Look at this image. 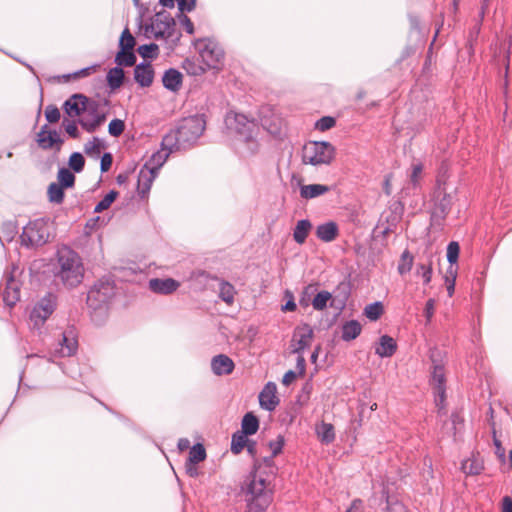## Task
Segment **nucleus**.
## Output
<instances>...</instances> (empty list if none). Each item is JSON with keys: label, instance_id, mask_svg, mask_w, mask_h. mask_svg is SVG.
Returning <instances> with one entry per match:
<instances>
[{"label": "nucleus", "instance_id": "f257e3e1", "mask_svg": "<svg viewBox=\"0 0 512 512\" xmlns=\"http://www.w3.org/2000/svg\"><path fill=\"white\" fill-rule=\"evenodd\" d=\"M63 127L96 128L101 126L107 117L109 108L107 101L89 98L84 94L76 93L71 95L62 106Z\"/></svg>", "mask_w": 512, "mask_h": 512}, {"label": "nucleus", "instance_id": "f03ea898", "mask_svg": "<svg viewBox=\"0 0 512 512\" xmlns=\"http://www.w3.org/2000/svg\"><path fill=\"white\" fill-rule=\"evenodd\" d=\"M274 467L272 461L267 459L258 466L250 481L245 484V512H265L273 500Z\"/></svg>", "mask_w": 512, "mask_h": 512}, {"label": "nucleus", "instance_id": "7ed1b4c3", "mask_svg": "<svg viewBox=\"0 0 512 512\" xmlns=\"http://www.w3.org/2000/svg\"><path fill=\"white\" fill-rule=\"evenodd\" d=\"M54 275L68 289L80 285L84 278V265L79 254L67 246L60 248Z\"/></svg>", "mask_w": 512, "mask_h": 512}, {"label": "nucleus", "instance_id": "20e7f679", "mask_svg": "<svg viewBox=\"0 0 512 512\" xmlns=\"http://www.w3.org/2000/svg\"><path fill=\"white\" fill-rule=\"evenodd\" d=\"M448 166L446 162H442L440 167V174L437 178V188L433 195V207L431 209V226L441 228L447 215L450 213L452 208V197L447 193L445 187V180L442 178L446 173Z\"/></svg>", "mask_w": 512, "mask_h": 512}, {"label": "nucleus", "instance_id": "39448f33", "mask_svg": "<svg viewBox=\"0 0 512 512\" xmlns=\"http://www.w3.org/2000/svg\"><path fill=\"white\" fill-rule=\"evenodd\" d=\"M203 131L204 130H169L162 139V149L172 151V153L191 149L197 144Z\"/></svg>", "mask_w": 512, "mask_h": 512}, {"label": "nucleus", "instance_id": "423d86ee", "mask_svg": "<svg viewBox=\"0 0 512 512\" xmlns=\"http://www.w3.org/2000/svg\"><path fill=\"white\" fill-rule=\"evenodd\" d=\"M49 227L43 219L30 221L20 235L21 244L27 248L39 247L48 242Z\"/></svg>", "mask_w": 512, "mask_h": 512}, {"label": "nucleus", "instance_id": "0eeeda50", "mask_svg": "<svg viewBox=\"0 0 512 512\" xmlns=\"http://www.w3.org/2000/svg\"><path fill=\"white\" fill-rule=\"evenodd\" d=\"M115 295V287L110 281L97 282L88 292L87 304L93 309H102Z\"/></svg>", "mask_w": 512, "mask_h": 512}, {"label": "nucleus", "instance_id": "6e6552de", "mask_svg": "<svg viewBox=\"0 0 512 512\" xmlns=\"http://www.w3.org/2000/svg\"><path fill=\"white\" fill-rule=\"evenodd\" d=\"M199 52L209 69L220 70L224 64L225 54L222 48L211 40L199 41Z\"/></svg>", "mask_w": 512, "mask_h": 512}, {"label": "nucleus", "instance_id": "1a4fd4ad", "mask_svg": "<svg viewBox=\"0 0 512 512\" xmlns=\"http://www.w3.org/2000/svg\"><path fill=\"white\" fill-rule=\"evenodd\" d=\"M254 130H226L230 145L236 150L254 152L258 144Z\"/></svg>", "mask_w": 512, "mask_h": 512}, {"label": "nucleus", "instance_id": "9d476101", "mask_svg": "<svg viewBox=\"0 0 512 512\" xmlns=\"http://www.w3.org/2000/svg\"><path fill=\"white\" fill-rule=\"evenodd\" d=\"M57 305V297L48 293L32 309L30 319L34 325H42L54 312Z\"/></svg>", "mask_w": 512, "mask_h": 512}, {"label": "nucleus", "instance_id": "9b49d317", "mask_svg": "<svg viewBox=\"0 0 512 512\" xmlns=\"http://www.w3.org/2000/svg\"><path fill=\"white\" fill-rule=\"evenodd\" d=\"M430 385L435 396V405L439 407L440 411L446 406V378L443 366H433Z\"/></svg>", "mask_w": 512, "mask_h": 512}, {"label": "nucleus", "instance_id": "f8f14e48", "mask_svg": "<svg viewBox=\"0 0 512 512\" xmlns=\"http://www.w3.org/2000/svg\"><path fill=\"white\" fill-rule=\"evenodd\" d=\"M346 301V296H333L327 291H322V313L326 312L328 308L333 309L332 318L329 319V317L326 316V321L329 322V325H331L333 321L341 314L346 305ZM323 317L324 314H322V318Z\"/></svg>", "mask_w": 512, "mask_h": 512}, {"label": "nucleus", "instance_id": "ddd939ff", "mask_svg": "<svg viewBox=\"0 0 512 512\" xmlns=\"http://www.w3.org/2000/svg\"><path fill=\"white\" fill-rule=\"evenodd\" d=\"M312 338L313 330L309 325L304 324L296 327L291 340L292 352L297 354L303 352L310 346Z\"/></svg>", "mask_w": 512, "mask_h": 512}, {"label": "nucleus", "instance_id": "4468645a", "mask_svg": "<svg viewBox=\"0 0 512 512\" xmlns=\"http://www.w3.org/2000/svg\"><path fill=\"white\" fill-rule=\"evenodd\" d=\"M78 348V341L73 328H69L62 332L55 353L60 357H70L74 355Z\"/></svg>", "mask_w": 512, "mask_h": 512}, {"label": "nucleus", "instance_id": "2eb2a0df", "mask_svg": "<svg viewBox=\"0 0 512 512\" xmlns=\"http://www.w3.org/2000/svg\"><path fill=\"white\" fill-rule=\"evenodd\" d=\"M259 404L267 411H274L279 404L277 386L274 382H268L259 393Z\"/></svg>", "mask_w": 512, "mask_h": 512}, {"label": "nucleus", "instance_id": "dca6fc26", "mask_svg": "<svg viewBox=\"0 0 512 512\" xmlns=\"http://www.w3.org/2000/svg\"><path fill=\"white\" fill-rule=\"evenodd\" d=\"M38 145L44 149H55L59 151L61 149V145L63 144V139L57 130H40L37 135Z\"/></svg>", "mask_w": 512, "mask_h": 512}, {"label": "nucleus", "instance_id": "f3484780", "mask_svg": "<svg viewBox=\"0 0 512 512\" xmlns=\"http://www.w3.org/2000/svg\"><path fill=\"white\" fill-rule=\"evenodd\" d=\"M234 368L233 360L225 354L216 355L211 360L212 372L217 376L229 375Z\"/></svg>", "mask_w": 512, "mask_h": 512}, {"label": "nucleus", "instance_id": "a211bd4d", "mask_svg": "<svg viewBox=\"0 0 512 512\" xmlns=\"http://www.w3.org/2000/svg\"><path fill=\"white\" fill-rule=\"evenodd\" d=\"M284 444H285V439H284V436H282V435H278L275 440H272L269 442V448L271 449L272 455L270 457H265L262 461H256L254 463L253 470L247 477L246 484L250 481L252 475L256 472L257 467L263 465L264 461L267 459H270L272 461V465L275 469L273 476L274 477L276 476L277 467L274 464L273 458L282 452Z\"/></svg>", "mask_w": 512, "mask_h": 512}, {"label": "nucleus", "instance_id": "6ab92c4d", "mask_svg": "<svg viewBox=\"0 0 512 512\" xmlns=\"http://www.w3.org/2000/svg\"><path fill=\"white\" fill-rule=\"evenodd\" d=\"M180 286L179 282L172 278L159 279L154 278L149 281V288L152 292L168 295L177 290Z\"/></svg>", "mask_w": 512, "mask_h": 512}, {"label": "nucleus", "instance_id": "aec40b11", "mask_svg": "<svg viewBox=\"0 0 512 512\" xmlns=\"http://www.w3.org/2000/svg\"><path fill=\"white\" fill-rule=\"evenodd\" d=\"M299 303L303 307L312 304L315 310H320V289L318 283L305 287Z\"/></svg>", "mask_w": 512, "mask_h": 512}, {"label": "nucleus", "instance_id": "412c9836", "mask_svg": "<svg viewBox=\"0 0 512 512\" xmlns=\"http://www.w3.org/2000/svg\"><path fill=\"white\" fill-rule=\"evenodd\" d=\"M156 177L157 174L154 172L143 168L140 169L137 181V192L141 199L147 197Z\"/></svg>", "mask_w": 512, "mask_h": 512}, {"label": "nucleus", "instance_id": "4be33fe9", "mask_svg": "<svg viewBox=\"0 0 512 512\" xmlns=\"http://www.w3.org/2000/svg\"><path fill=\"white\" fill-rule=\"evenodd\" d=\"M135 81L142 87H149L154 79V70L151 64H139L134 69Z\"/></svg>", "mask_w": 512, "mask_h": 512}, {"label": "nucleus", "instance_id": "5701e85b", "mask_svg": "<svg viewBox=\"0 0 512 512\" xmlns=\"http://www.w3.org/2000/svg\"><path fill=\"white\" fill-rule=\"evenodd\" d=\"M171 153L172 151L163 150L161 148V150L154 152L150 156V158L145 162L142 168L152 171L158 175L159 169L164 165V163L167 161Z\"/></svg>", "mask_w": 512, "mask_h": 512}, {"label": "nucleus", "instance_id": "b1692460", "mask_svg": "<svg viewBox=\"0 0 512 512\" xmlns=\"http://www.w3.org/2000/svg\"><path fill=\"white\" fill-rule=\"evenodd\" d=\"M302 159L304 163L320 164V142L310 141L303 146Z\"/></svg>", "mask_w": 512, "mask_h": 512}, {"label": "nucleus", "instance_id": "393cba45", "mask_svg": "<svg viewBox=\"0 0 512 512\" xmlns=\"http://www.w3.org/2000/svg\"><path fill=\"white\" fill-rule=\"evenodd\" d=\"M396 350V341L388 335H383L380 337L379 345L376 347L375 353L380 357H391Z\"/></svg>", "mask_w": 512, "mask_h": 512}, {"label": "nucleus", "instance_id": "a878e982", "mask_svg": "<svg viewBox=\"0 0 512 512\" xmlns=\"http://www.w3.org/2000/svg\"><path fill=\"white\" fill-rule=\"evenodd\" d=\"M461 469L467 475H479L484 469V464L479 455H472L462 462Z\"/></svg>", "mask_w": 512, "mask_h": 512}, {"label": "nucleus", "instance_id": "bb28decb", "mask_svg": "<svg viewBox=\"0 0 512 512\" xmlns=\"http://www.w3.org/2000/svg\"><path fill=\"white\" fill-rule=\"evenodd\" d=\"M341 330H342L341 338L344 341L348 342V341L356 339L360 335V333L362 331V326L358 321L350 320V321H346L342 325Z\"/></svg>", "mask_w": 512, "mask_h": 512}, {"label": "nucleus", "instance_id": "cd10ccee", "mask_svg": "<svg viewBox=\"0 0 512 512\" xmlns=\"http://www.w3.org/2000/svg\"><path fill=\"white\" fill-rule=\"evenodd\" d=\"M162 82L165 88L177 91L182 84V74L176 69H169L165 72Z\"/></svg>", "mask_w": 512, "mask_h": 512}, {"label": "nucleus", "instance_id": "c85d7f7f", "mask_svg": "<svg viewBox=\"0 0 512 512\" xmlns=\"http://www.w3.org/2000/svg\"><path fill=\"white\" fill-rule=\"evenodd\" d=\"M106 148V142L98 137H93L84 145V152L94 158H98L101 151Z\"/></svg>", "mask_w": 512, "mask_h": 512}, {"label": "nucleus", "instance_id": "c756f323", "mask_svg": "<svg viewBox=\"0 0 512 512\" xmlns=\"http://www.w3.org/2000/svg\"><path fill=\"white\" fill-rule=\"evenodd\" d=\"M241 428V432L248 436L255 434L259 429L258 418L252 412L246 413L242 419Z\"/></svg>", "mask_w": 512, "mask_h": 512}, {"label": "nucleus", "instance_id": "7c9ffc66", "mask_svg": "<svg viewBox=\"0 0 512 512\" xmlns=\"http://www.w3.org/2000/svg\"><path fill=\"white\" fill-rule=\"evenodd\" d=\"M312 225L309 220L303 219L297 222L293 232V238L298 244H303L311 230Z\"/></svg>", "mask_w": 512, "mask_h": 512}, {"label": "nucleus", "instance_id": "2f4dec72", "mask_svg": "<svg viewBox=\"0 0 512 512\" xmlns=\"http://www.w3.org/2000/svg\"><path fill=\"white\" fill-rule=\"evenodd\" d=\"M249 123L246 115L236 112H229L225 117L226 128H241Z\"/></svg>", "mask_w": 512, "mask_h": 512}, {"label": "nucleus", "instance_id": "473e14b6", "mask_svg": "<svg viewBox=\"0 0 512 512\" xmlns=\"http://www.w3.org/2000/svg\"><path fill=\"white\" fill-rule=\"evenodd\" d=\"M236 294V290L234 286L224 280H221L219 283V298L224 301L226 304L231 305L234 302V296Z\"/></svg>", "mask_w": 512, "mask_h": 512}, {"label": "nucleus", "instance_id": "72a5a7b5", "mask_svg": "<svg viewBox=\"0 0 512 512\" xmlns=\"http://www.w3.org/2000/svg\"><path fill=\"white\" fill-rule=\"evenodd\" d=\"M48 199L51 203L61 204L64 201V187L52 182L47 190Z\"/></svg>", "mask_w": 512, "mask_h": 512}, {"label": "nucleus", "instance_id": "f704fd0d", "mask_svg": "<svg viewBox=\"0 0 512 512\" xmlns=\"http://www.w3.org/2000/svg\"><path fill=\"white\" fill-rule=\"evenodd\" d=\"M339 236L337 223L329 221L322 224V241L331 242Z\"/></svg>", "mask_w": 512, "mask_h": 512}, {"label": "nucleus", "instance_id": "c9c22d12", "mask_svg": "<svg viewBox=\"0 0 512 512\" xmlns=\"http://www.w3.org/2000/svg\"><path fill=\"white\" fill-rule=\"evenodd\" d=\"M123 79H124V71L122 68H119V67L110 69V71L107 74L108 85L112 89L119 88L123 83Z\"/></svg>", "mask_w": 512, "mask_h": 512}, {"label": "nucleus", "instance_id": "e433bc0d", "mask_svg": "<svg viewBox=\"0 0 512 512\" xmlns=\"http://www.w3.org/2000/svg\"><path fill=\"white\" fill-rule=\"evenodd\" d=\"M423 169V163L420 161H416L411 164L409 182L413 188H417L420 185Z\"/></svg>", "mask_w": 512, "mask_h": 512}, {"label": "nucleus", "instance_id": "4c0bfd02", "mask_svg": "<svg viewBox=\"0 0 512 512\" xmlns=\"http://www.w3.org/2000/svg\"><path fill=\"white\" fill-rule=\"evenodd\" d=\"M247 436L248 435L244 434L241 431H237L232 435V440H231L232 453L239 454L242 452V450L244 449V447L246 446L247 441H248Z\"/></svg>", "mask_w": 512, "mask_h": 512}, {"label": "nucleus", "instance_id": "58836bf2", "mask_svg": "<svg viewBox=\"0 0 512 512\" xmlns=\"http://www.w3.org/2000/svg\"><path fill=\"white\" fill-rule=\"evenodd\" d=\"M58 184L64 188H71L75 183V175L67 168H60L57 174Z\"/></svg>", "mask_w": 512, "mask_h": 512}, {"label": "nucleus", "instance_id": "ea45409f", "mask_svg": "<svg viewBox=\"0 0 512 512\" xmlns=\"http://www.w3.org/2000/svg\"><path fill=\"white\" fill-rule=\"evenodd\" d=\"M115 62L119 66L130 67L136 62V56L133 51L120 50L115 57Z\"/></svg>", "mask_w": 512, "mask_h": 512}, {"label": "nucleus", "instance_id": "a19ab883", "mask_svg": "<svg viewBox=\"0 0 512 512\" xmlns=\"http://www.w3.org/2000/svg\"><path fill=\"white\" fill-rule=\"evenodd\" d=\"M384 312V307L381 302H374L369 304L364 309V315L371 321L378 320Z\"/></svg>", "mask_w": 512, "mask_h": 512}, {"label": "nucleus", "instance_id": "79ce46f5", "mask_svg": "<svg viewBox=\"0 0 512 512\" xmlns=\"http://www.w3.org/2000/svg\"><path fill=\"white\" fill-rule=\"evenodd\" d=\"M206 458V450L202 444H195L189 451L188 460L192 464L204 461Z\"/></svg>", "mask_w": 512, "mask_h": 512}, {"label": "nucleus", "instance_id": "37998d69", "mask_svg": "<svg viewBox=\"0 0 512 512\" xmlns=\"http://www.w3.org/2000/svg\"><path fill=\"white\" fill-rule=\"evenodd\" d=\"M136 41L128 28H125L120 36V50L133 51Z\"/></svg>", "mask_w": 512, "mask_h": 512}, {"label": "nucleus", "instance_id": "c03bdc74", "mask_svg": "<svg viewBox=\"0 0 512 512\" xmlns=\"http://www.w3.org/2000/svg\"><path fill=\"white\" fill-rule=\"evenodd\" d=\"M417 275L423 278L424 284H428L432 278V260L429 258L426 262L419 263L416 269Z\"/></svg>", "mask_w": 512, "mask_h": 512}, {"label": "nucleus", "instance_id": "a18cd8bd", "mask_svg": "<svg viewBox=\"0 0 512 512\" xmlns=\"http://www.w3.org/2000/svg\"><path fill=\"white\" fill-rule=\"evenodd\" d=\"M118 196V192L115 190H111L107 193L102 200H100L94 208L95 213H101L104 210L108 209L111 204L115 201Z\"/></svg>", "mask_w": 512, "mask_h": 512}, {"label": "nucleus", "instance_id": "49530a36", "mask_svg": "<svg viewBox=\"0 0 512 512\" xmlns=\"http://www.w3.org/2000/svg\"><path fill=\"white\" fill-rule=\"evenodd\" d=\"M413 256L408 250H405L401 255V261L398 265V272L401 275L408 273L412 269Z\"/></svg>", "mask_w": 512, "mask_h": 512}, {"label": "nucleus", "instance_id": "de8ad7c7", "mask_svg": "<svg viewBox=\"0 0 512 512\" xmlns=\"http://www.w3.org/2000/svg\"><path fill=\"white\" fill-rule=\"evenodd\" d=\"M206 124L204 115L196 114L184 119L183 128H205Z\"/></svg>", "mask_w": 512, "mask_h": 512}, {"label": "nucleus", "instance_id": "09e8293b", "mask_svg": "<svg viewBox=\"0 0 512 512\" xmlns=\"http://www.w3.org/2000/svg\"><path fill=\"white\" fill-rule=\"evenodd\" d=\"M335 156V147L329 142L322 141V164H331Z\"/></svg>", "mask_w": 512, "mask_h": 512}, {"label": "nucleus", "instance_id": "8fccbe9b", "mask_svg": "<svg viewBox=\"0 0 512 512\" xmlns=\"http://www.w3.org/2000/svg\"><path fill=\"white\" fill-rule=\"evenodd\" d=\"M386 512H407L405 505L394 496H386Z\"/></svg>", "mask_w": 512, "mask_h": 512}, {"label": "nucleus", "instance_id": "3c124183", "mask_svg": "<svg viewBox=\"0 0 512 512\" xmlns=\"http://www.w3.org/2000/svg\"><path fill=\"white\" fill-rule=\"evenodd\" d=\"M68 163L72 170H74L76 173H79L84 168L85 159L81 153L74 152L70 155Z\"/></svg>", "mask_w": 512, "mask_h": 512}, {"label": "nucleus", "instance_id": "603ef678", "mask_svg": "<svg viewBox=\"0 0 512 512\" xmlns=\"http://www.w3.org/2000/svg\"><path fill=\"white\" fill-rule=\"evenodd\" d=\"M457 276V270L450 266L445 276V284L448 292V296L452 297L455 291V281Z\"/></svg>", "mask_w": 512, "mask_h": 512}, {"label": "nucleus", "instance_id": "864d4df0", "mask_svg": "<svg viewBox=\"0 0 512 512\" xmlns=\"http://www.w3.org/2000/svg\"><path fill=\"white\" fill-rule=\"evenodd\" d=\"M300 195L305 199L318 197L320 195V184L302 185Z\"/></svg>", "mask_w": 512, "mask_h": 512}, {"label": "nucleus", "instance_id": "5fc2aeb1", "mask_svg": "<svg viewBox=\"0 0 512 512\" xmlns=\"http://www.w3.org/2000/svg\"><path fill=\"white\" fill-rule=\"evenodd\" d=\"M459 252H460V246H459L458 242L452 241L448 244L447 260L450 263V266L453 267V264H455L458 261Z\"/></svg>", "mask_w": 512, "mask_h": 512}, {"label": "nucleus", "instance_id": "6e6d98bb", "mask_svg": "<svg viewBox=\"0 0 512 512\" xmlns=\"http://www.w3.org/2000/svg\"><path fill=\"white\" fill-rule=\"evenodd\" d=\"M138 53L143 58H156L158 56V45L154 43L141 45L138 48Z\"/></svg>", "mask_w": 512, "mask_h": 512}, {"label": "nucleus", "instance_id": "4d7b16f0", "mask_svg": "<svg viewBox=\"0 0 512 512\" xmlns=\"http://www.w3.org/2000/svg\"><path fill=\"white\" fill-rule=\"evenodd\" d=\"M335 439L334 426L322 421V443H331Z\"/></svg>", "mask_w": 512, "mask_h": 512}, {"label": "nucleus", "instance_id": "13d9d810", "mask_svg": "<svg viewBox=\"0 0 512 512\" xmlns=\"http://www.w3.org/2000/svg\"><path fill=\"white\" fill-rule=\"evenodd\" d=\"M45 117L50 124H55L61 118L60 110L55 105H48L45 109Z\"/></svg>", "mask_w": 512, "mask_h": 512}, {"label": "nucleus", "instance_id": "bf43d9fd", "mask_svg": "<svg viewBox=\"0 0 512 512\" xmlns=\"http://www.w3.org/2000/svg\"><path fill=\"white\" fill-rule=\"evenodd\" d=\"M493 443L495 446V454L497 457L504 462L505 461V448L502 446L501 441L496 436V429L492 427Z\"/></svg>", "mask_w": 512, "mask_h": 512}, {"label": "nucleus", "instance_id": "052dcab7", "mask_svg": "<svg viewBox=\"0 0 512 512\" xmlns=\"http://www.w3.org/2000/svg\"><path fill=\"white\" fill-rule=\"evenodd\" d=\"M179 10L183 13L185 11L191 12L196 7V0H176Z\"/></svg>", "mask_w": 512, "mask_h": 512}, {"label": "nucleus", "instance_id": "680f3d73", "mask_svg": "<svg viewBox=\"0 0 512 512\" xmlns=\"http://www.w3.org/2000/svg\"><path fill=\"white\" fill-rule=\"evenodd\" d=\"M112 162V155L110 153H104L100 161L101 172H107L110 169Z\"/></svg>", "mask_w": 512, "mask_h": 512}, {"label": "nucleus", "instance_id": "e2e57ef3", "mask_svg": "<svg viewBox=\"0 0 512 512\" xmlns=\"http://www.w3.org/2000/svg\"><path fill=\"white\" fill-rule=\"evenodd\" d=\"M434 311H435V300L434 299L427 300V302L425 304V308H424V315L426 317L427 322L431 321Z\"/></svg>", "mask_w": 512, "mask_h": 512}, {"label": "nucleus", "instance_id": "0e129e2a", "mask_svg": "<svg viewBox=\"0 0 512 512\" xmlns=\"http://www.w3.org/2000/svg\"><path fill=\"white\" fill-rule=\"evenodd\" d=\"M346 512H364V504L360 499H354Z\"/></svg>", "mask_w": 512, "mask_h": 512}, {"label": "nucleus", "instance_id": "69168bd1", "mask_svg": "<svg viewBox=\"0 0 512 512\" xmlns=\"http://www.w3.org/2000/svg\"><path fill=\"white\" fill-rule=\"evenodd\" d=\"M180 21H181V24H182L183 28L186 30L187 33H189V34H193L194 33L193 22L191 21V19L188 16L182 15Z\"/></svg>", "mask_w": 512, "mask_h": 512}, {"label": "nucleus", "instance_id": "338daca9", "mask_svg": "<svg viewBox=\"0 0 512 512\" xmlns=\"http://www.w3.org/2000/svg\"><path fill=\"white\" fill-rule=\"evenodd\" d=\"M297 377V373L293 370L287 371L282 379V383L286 386L290 385Z\"/></svg>", "mask_w": 512, "mask_h": 512}, {"label": "nucleus", "instance_id": "774afa93", "mask_svg": "<svg viewBox=\"0 0 512 512\" xmlns=\"http://www.w3.org/2000/svg\"><path fill=\"white\" fill-rule=\"evenodd\" d=\"M502 512H512V499L509 496L502 499Z\"/></svg>", "mask_w": 512, "mask_h": 512}]
</instances>
